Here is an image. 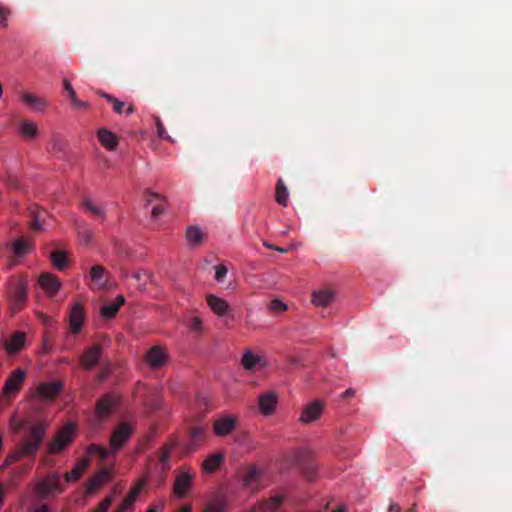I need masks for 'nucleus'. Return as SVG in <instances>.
<instances>
[{"label": "nucleus", "instance_id": "1", "mask_svg": "<svg viewBox=\"0 0 512 512\" xmlns=\"http://www.w3.org/2000/svg\"><path fill=\"white\" fill-rule=\"evenodd\" d=\"M28 299V276L23 274L18 278H11L8 282L7 300L12 314L22 310Z\"/></svg>", "mask_w": 512, "mask_h": 512}, {"label": "nucleus", "instance_id": "2", "mask_svg": "<svg viewBox=\"0 0 512 512\" xmlns=\"http://www.w3.org/2000/svg\"><path fill=\"white\" fill-rule=\"evenodd\" d=\"M77 430V425L72 421H68L62 425L56 431L53 439L47 444V454L57 455L63 452L73 442Z\"/></svg>", "mask_w": 512, "mask_h": 512}, {"label": "nucleus", "instance_id": "3", "mask_svg": "<svg viewBox=\"0 0 512 512\" xmlns=\"http://www.w3.org/2000/svg\"><path fill=\"white\" fill-rule=\"evenodd\" d=\"M46 433L47 424L44 421H38L29 426L24 439L19 444L22 451L29 455V458L33 459L36 456Z\"/></svg>", "mask_w": 512, "mask_h": 512}, {"label": "nucleus", "instance_id": "4", "mask_svg": "<svg viewBox=\"0 0 512 512\" xmlns=\"http://www.w3.org/2000/svg\"><path fill=\"white\" fill-rule=\"evenodd\" d=\"M64 491L65 486L58 472L45 475L34 486L35 494L41 499H46L56 494H62Z\"/></svg>", "mask_w": 512, "mask_h": 512}, {"label": "nucleus", "instance_id": "5", "mask_svg": "<svg viewBox=\"0 0 512 512\" xmlns=\"http://www.w3.org/2000/svg\"><path fill=\"white\" fill-rule=\"evenodd\" d=\"M26 375V371L22 368L12 371L4 382L1 392L2 398L10 399L16 397L23 387Z\"/></svg>", "mask_w": 512, "mask_h": 512}, {"label": "nucleus", "instance_id": "6", "mask_svg": "<svg viewBox=\"0 0 512 512\" xmlns=\"http://www.w3.org/2000/svg\"><path fill=\"white\" fill-rule=\"evenodd\" d=\"M121 397L115 392L101 395L95 404V414L100 419H106L119 404Z\"/></svg>", "mask_w": 512, "mask_h": 512}, {"label": "nucleus", "instance_id": "7", "mask_svg": "<svg viewBox=\"0 0 512 512\" xmlns=\"http://www.w3.org/2000/svg\"><path fill=\"white\" fill-rule=\"evenodd\" d=\"M143 360L150 369L158 370L167 364L169 353L166 347L154 345L144 354Z\"/></svg>", "mask_w": 512, "mask_h": 512}, {"label": "nucleus", "instance_id": "8", "mask_svg": "<svg viewBox=\"0 0 512 512\" xmlns=\"http://www.w3.org/2000/svg\"><path fill=\"white\" fill-rule=\"evenodd\" d=\"M133 434V426L128 422L119 423L111 433L110 446L113 451H118L129 441Z\"/></svg>", "mask_w": 512, "mask_h": 512}, {"label": "nucleus", "instance_id": "9", "mask_svg": "<svg viewBox=\"0 0 512 512\" xmlns=\"http://www.w3.org/2000/svg\"><path fill=\"white\" fill-rule=\"evenodd\" d=\"M102 355V344L94 343L84 350L79 357V364L84 370L91 371L100 363Z\"/></svg>", "mask_w": 512, "mask_h": 512}, {"label": "nucleus", "instance_id": "10", "mask_svg": "<svg viewBox=\"0 0 512 512\" xmlns=\"http://www.w3.org/2000/svg\"><path fill=\"white\" fill-rule=\"evenodd\" d=\"M86 318L84 305L80 302L73 303L68 316L70 333L78 335L83 329Z\"/></svg>", "mask_w": 512, "mask_h": 512}, {"label": "nucleus", "instance_id": "11", "mask_svg": "<svg viewBox=\"0 0 512 512\" xmlns=\"http://www.w3.org/2000/svg\"><path fill=\"white\" fill-rule=\"evenodd\" d=\"M193 485V475L187 469H182L175 477L173 493L177 498L186 497Z\"/></svg>", "mask_w": 512, "mask_h": 512}, {"label": "nucleus", "instance_id": "12", "mask_svg": "<svg viewBox=\"0 0 512 512\" xmlns=\"http://www.w3.org/2000/svg\"><path fill=\"white\" fill-rule=\"evenodd\" d=\"M38 283L47 297H53L58 294L62 286L60 279L50 272L40 274Z\"/></svg>", "mask_w": 512, "mask_h": 512}, {"label": "nucleus", "instance_id": "13", "mask_svg": "<svg viewBox=\"0 0 512 512\" xmlns=\"http://www.w3.org/2000/svg\"><path fill=\"white\" fill-rule=\"evenodd\" d=\"M63 390L61 381L42 382L36 388L37 397L45 400H54Z\"/></svg>", "mask_w": 512, "mask_h": 512}, {"label": "nucleus", "instance_id": "14", "mask_svg": "<svg viewBox=\"0 0 512 512\" xmlns=\"http://www.w3.org/2000/svg\"><path fill=\"white\" fill-rule=\"evenodd\" d=\"M324 403L320 400H315L306 405L299 417V421L303 424H310L318 420L323 413Z\"/></svg>", "mask_w": 512, "mask_h": 512}, {"label": "nucleus", "instance_id": "15", "mask_svg": "<svg viewBox=\"0 0 512 512\" xmlns=\"http://www.w3.org/2000/svg\"><path fill=\"white\" fill-rule=\"evenodd\" d=\"M237 420L234 416L226 415L215 420L213 431L218 437H225L231 434L236 428Z\"/></svg>", "mask_w": 512, "mask_h": 512}, {"label": "nucleus", "instance_id": "16", "mask_svg": "<svg viewBox=\"0 0 512 512\" xmlns=\"http://www.w3.org/2000/svg\"><path fill=\"white\" fill-rule=\"evenodd\" d=\"M206 302L212 312L219 318L227 316L230 312V306L228 302L214 294L206 295Z\"/></svg>", "mask_w": 512, "mask_h": 512}, {"label": "nucleus", "instance_id": "17", "mask_svg": "<svg viewBox=\"0 0 512 512\" xmlns=\"http://www.w3.org/2000/svg\"><path fill=\"white\" fill-rule=\"evenodd\" d=\"M277 396L273 392L261 394L258 400L259 411L262 415H272L276 410Z\"/></svg>", "mask_w": 512, "mask_h": 512}, {"label": "nucleus", "instance_id": "18", "mask_svg": "<svg viewBox=\"0 0 512 512\" xmlns=\"http://www.w3.org/2000/svg\"><path fill=\"white\" fill-rule=\"evenodd\" d=\"M144 481H139L122 500L119 507L114 512H127L129 509L133 510L134 503L136 502L139 494L143 488Z\"/></svg>", "mask_w": 512, "mask_h": 512}, {"label": "nucleus", "instance_id": "19", "mask_svg": "<svg viewBox=\"0 0 512 512\" xmlns=\"http://www.w3.org/2000/svg\"><path fill=\"white\" fill-rule=\"evenodd\" d=\"M107 269L102 265H93L90 268V279L95 284L97 289L104 290L108 288V282H107V276H108Z\"/></svg>", "mask_w": 512, "mask_h": 512}, {"label": "nucleus", "instance_id": "20", "mask_svg": "<svg viewBox=\"0 0 512 512\" xmlns=\"http://www.w3.org/2000/svg\"><path fill=\"white\" fill-rule=\"evenodd\" d=\"M336 298V294L331 289H320L317 291H313L311 295V302L317 307L326 308L328 307Z\"/></svg>", "mask_w": 512, "mask_h": 512}, {"label": "nucleus", "instance_id": "21", "mask_svg": "<svg viewBox=\"0 0 512 512\" xmlns=\"http://www.w3.org/2000/svg\"><path fill=\"white\" fill-rule=\"evenodd\" d=\"M90 465V458L84 457L80 459L76 465L72 468L71 471L66 472L64 475V480L67 483H75L77 482L83 473L88 469Z\"/></svg>", "mask_w": 512, "mask_h": 512}, {"label": "nucleus", "instance_id": "22", "mask_svg": "<svg viewBox=\"0 0 512 512\" xmlns=\"http://www.w3.org/2000/svg\"><path fill=\"white\" fill-rule=\"evenodd\" d=\"M110 477V471L107 468L99 470L95 475L89 478L85 484L86 494H92Z\"/></svg>", "mask_w": 512, "mask_h": 512}, {"label": "nucleus", "instance_id": "23", "mask_svg": "<svg viewBox=\"0 0 512 512\" xmlns=\"http://www.w3.org/2000/svg\"><path fill=\"white\" fill-rule=\"evenodd\" d=\"M97 138L100 144L109 151H114L119 143L117 135L106 128L97 131Z\"/></svg>", "mask_w": 512, "mask_h": 512}, {"label": "nucleus", "instance_id": "24", "mask_svg": "<svg viewBox=\"0 0 512 512\" xmlns=\"http://www.w3.org/2000/svg\"><path fill=\"white\" fill-rule=\"evenodd\" d=\"M26 343V334L21 331L15 332L5 343L4 347L8 354L19 353Z\"/></svg>", "mask_w": 512, "mask_h": 512}, {"label": "nucleus", "instance_id": "25", "mask_svg": "<svg viewBox=\"0 0 512 512\" xmlns=\"http://www.w3.org/2000/svg\"><path fill=\"white\" fill-rule=\"evenodd\" d=\"M228 499L223 493L217 494L212 497L205 505L203 512H227Z\"/></svg>", "mask_w": 512, "mask_h": 512}, {"label": "nucleus", "instance_id": "26", "mask_svg": "<svg viewBox=\"0 0 512 512\" xmlns=\"http://www.w3.org/2000/svg\"><path fill=\"white\" fill-rule=\"evenodd\" d=\"M224 459L225 454L223 452H216L207 456L202 463L203 471L208 474L214 473L224 462Z\"/></svg>", "mask_w": 512, "mask_h": 512}, {"label": "nucleus", "instance_id": "27", "mask_svg": "<svg viewBox=\"0 0 512 512\" xmlns=\"http://www.w3.org/2000/svg\"><path fill=\"white\" fill-rule=\"evenodd\" d=\"M241 364L246 370H253L257 365H260L261 368L267 366L266 361H264L259 355L255 354L251 350H247L241 359Z\"/></svg>", "mask_w": 512, "mask_h": 512}, {"label": "nucleus", "instance_id": "28", "mask_svg": "<svg viewBox=\"0 0 512 512\" xmlns=\"http://www.w3.org/2000/svg\"><path fill=\"white\" fill-rule=\"evenodd\" d=\"M125 304L123 295H117L114 301L101 307V314L106 319H112L116 316L121 306Z\"/></svg>", "mask_w": 512, "mask_h": 512}, {"label": "nucleus", "instance_id": "29", "mask_svg": "<svg viewBox=\"0 0 512 512\" xmlns=\"http://www.w3.org/2000/svg\"><path fill=\"white\" fill-rule=\"evenodd\" d=\"M185 238L190 246L196 247L203 242L205 238V233L199 226L193 225L187 227L185 232Z\"/></svg>", "mask_w": 512, "mask_h": 512}, {"label": "nucleus", "instance_id": "30", "mask_svg": "<svg viewBox=\"0 0 512 512\" xmlns=\"http://www.w3.org/2000/svg\"><path fill=\"white\" fill-rule=\"evenodd\" d=\"M21 101L35 111H43L46 107V101L32 93H22Z\"/></svg>", "mask_w": 512, "mask_h": 512}, {"label": "nucleus", "instance_id": "31", "mask_svg": "<svg viewBox=\"0 0 512 512\" xmlns=\"http://www.w3.org/2000/svg\"><path fill=\"white\" fill-rule=\"evenodd\" d=\"M49 259L56 270L63 271L68 265V254L65 250H54Z\"/></svg>", "mask_w": 512, "mask_h": 512}, {"label": "nucleus", "instance_id": "32", "mask_svg": "<svg viewBox=\"0 0 512 512\" xmlns=\"http://www.w3.org/2000/svg\"><path fill=\"white\" fill-rule=\"evenodd\" d=\"M288 197V189L284 181L281 178H279L277 180L275 188V200L279 205L286 207L288 205Z\"/></svg>", "mask_w": 512, "mask_h": 512}, {"label": "nucleus", "instance_id": "33", "mask_svg": "<svg viewBox=\"0 0 512 512\" xmlns=\"http://www.w3.org/2000/svg\"><path fill=\"white\" fill-rule=\"evenodd\" d=\"M174 446L172 444H169V443H165L161 446L159 452H160V456H159V463L161 464V469L166 472L168 470H170L171 468V465H170V456H171V452L173 450Z\"/></svg>", "mask_w": 512, "mask_h": 512}, {"label": "nucleus", "instance_id": "34", "mask_svg": "<svg viewBox=\"0 0 512 512\" xmlns=\"http://www.w3.org/2000/svg\"><path fill=\"white\" fill-rule=\"evenodd\" d=\"M284 497L282 495H274L269 499H264L259 502V508L265 512L267 511H277L282 502Z\"/></svg>", "mask_w": 512, "mask_h": 512}, {"label": "nucleus", "instance_id": "35", "mask_svg": "<svg viewBox=\"0 0 512 512\" xmlns=\"http://www.w3.org/2000/svg\"><path fill=\"white\" fill-rule=\"evenodd\" d=\"M19 132L25 138H35L38 134V126L33 121L25 120L20 124Z\"/></svg>", "mask_w": 512, "mask_h": 512}, {"label": "nucleus", "instance_id": "36", "mask_svg": "<svg viewBox=\"0 0 512 512\" xmlns=\"http://www.w3.org/2000/svg\"><path fill=\"white\" fill-rule=\"evenodd\" d=\"M33 246L24 239H16L12 244V250L16 257H23L27 255Z\"/></svg>", "mask_w": 512, "mask_h": 512}, {"label": "nucleus", "instance_id": "37", "mask_svg": "<svg viewBox=\"0 0 512 512\" xmlns=\"http://www.w3.org/2000/svg\"><path fill=\"white\" fill-rule=\"evenodd\" d=\"M260 475L259 469L255 465H251L241 478L242 485L246 488L251 487Z\"/></svg>", "mask_w": 512, "mask_h": 512}, {"label": "nucleus", "instance_id": "38", "mask_svg": "<svg viewBox=\"0 0 512 512\" xmlns=\"http://www.w3.org/2000/svg\"><path fill=\"white\" fill-rule=\"evenodd\" d=\"M63 85H64V89L67 91V93L69 95V98H70L73 106H75L77 108H83V109L89 107V104L87 102L81 101L77 98L74 88L72 87L71 83L67 79H64Z\"/></svg>", "mask_w": 512, "mask_h": 512}, {"label": "nucleus", "instance_id": "39", "mask_svg": "<svg viewBox=\"0 0 512 512\" xmlns=\"http://www.w3.org/2000/svg\"><path fill=\"white\" fill-rule=\"evenodd\" d=\"M22 458H29V455L22 451V447L19 445L17 449L11 453H9L3 461L2 468H5Z\"/></svg>", "mask_w": 512, "mask_h": 512}, {"label": "nucleus", "instance_id": "40", "mask_svg": "<svg viewBox=\"0 0 512 512\" xmlns=\"http://www.w3.org/2000/svg\"><path fill=\"white\" fill-rule=\"evenodd\" d=\"M98 94L106 99L112 106H113V110L115 113L117 114H122L123 111H124V107H125V102L119 100L118 98H116L115 96L111 95V94H108L106 92H98Z\"/></svg>", "mask_w": 512, "mask_h": 512}, {"label": "nucleus", "instance_id": "41", "mask_svg": "<svg viewBox=\"0 0 512 512\" xmlns=\"http://www.w3.org/2000/svg\"><path fill=\"white\" fill-rule=\"evenodd\" d=\"M84 208L89 211L91 214L96 215L102 219L105 218V211L103 208L95 205L91 200L87 199L83 202Z\"/></svg>", "mask_w": 512, "mask_h": 512}, {"label": "nucleus", "instance_id": "42", "mask_svg": "<svg viewBox=\"0 0 512 512\" xmlns=\"http://www.w3.org/2000/svg\"><path fill=\"white\" fill-rule=\"evenodd\" d=\"M5 184L9 190H19L21 188L19 177L16 174L8 173Z\"/></svg>", "mask_w": 512, "mask_h": 512}, {"label": "nucleus", "instance_id": "43", "mask_svg": "<svg viewBox=\"0 0 512 512\" xmlns=\"http://www.w3.org/2000/svg\"><path fill=\"white\" fill-rule=\"evenodd\" d=\"M78 236L84 244H89L93 239V232L85 225L79 226Z\"/></svg>", "mask_w": 512, "mask_h": 512}, {"label": "nucleus", "instance_id": "44", "mask_svg": "<svg viewBox=\"0 0 512 512\" xmlns=\"http://www.w3.org/2000/svg\"><path fill=\"white\" fill-rule=\"evenodd\" d=\"M38 210H39V207L37 205H35L31 208V215L33 216V219L30 223V227L34 231L42 230V224L39 220Z\"/></svg>", "mask_w": 512, "mask_h": 512}, {"label": "nucleus", "instance_id": "45", "mask_svg": "<svg viewBox=\"0 0 512 512\" xmlns=\"http://www.w3.org/2000/svg\"><path fill=\"white\" fill-rule=\"evenodd\" d=\"M270 312L282 313L287 310V305L279 299H273L268 306Z\"/></svg>", "mask_w": 512, "mask_h": 512}, {"label": "nucleus", "instance_id": "46", "mask_svg": "<svg viewBox=\"0 0 512 512\" xmlns=\"http://www.w3.org/2000/svg\"><path fill=\"white\" fill-rule=\"evenodd\" d=\"M113 497H105L92 512H107L112 504Z\"/></svg>", "mask_w": 512, "mask_h": 512}, {"label": "nucleus", "instance_id": "47", "mask_svg": "<svg viewBox=\"0 0 512 512\" xmlns=\"http://www.w3.org/2000/svg\"><path fill=\"white\" fill-rule=\"evenodd\" d=\"M155 125L157 128V134L160 139L170 140V136L166 133L163 123L158 116L154 117Z\"/></svg>", "mask_w": 512, "mask_h": 512}, {"label": "nucleus", "instance_id": "48", "mask_svg": "<svg viewBox=\"0 0 512 512\" xmlns=\"http://www.w3.org/2000/svg\"><path fill=\"white\" fill-rule=\"evenodd\" d=\"M206 429L202 426H195L190 429L189 435L193 441L199 440L205 434Z\"/></svg>", "mask_w": 512, "mask_h": 512}, {"label": "nucleus", "instance_id": "49", "mask_svg": "<svg viewBox=\"0 0 512 512\" xmlns=\"http://www.w3.org/2000/svg\"><path fill=\"white\" fill-rule=\"evenodd\" d=\"M189 328L192 331H195V332H202V330H203V322H202L201 318L199 316H194L191 319V322L189 324Z\"/></svg>", "mask_w": 512, "mask_h": 512}, {"label": "nucleus", "instance_id": "50", "mask_svg": "<svg viewBox=\"0 0 512 512\" xmlns=\"http://www.w3.org/2000/svg\"><path fill=\"white\" fill-rule=\"evenodd\" d=\"M9 9L0 4V26L6 28L8 26Z\"/></svg>", "mask_w": 512, "mask_h": 512}, {"label": "nucleus", "instance_id": "51", "mask_svg": "<svg viewBox=\"0 0 512 512\" xmlns=\"http://www.w3.org/2000/svg\"><path fill=\"white\" fill-rule=\"evenodd\" d=\"M167 210L166 204H160L157 206H154L151 211V216L153 219H158L160 216H162Z\"/></svg>", "mask_w": 512, "mask_h": 512}, {"label": "nucleus", "instance_id": "52", "mask_svg": "<svg viewBox=\"0 0 512 512\" xmlns=\"http://www.w3.org/2000/svg\"><path fill=\"white\" fill-rule=\"evenodd\" d=\"M227 274V267L224 265H218L215 269V280L221 281L222 278Z\"/></svg>", "mask_w": 512, "mask_h": 512}, {"label": "nucleus", "instance_id": "53", "mask_svg": "<svg viewBox=\"0 0 512 512\" xmlns=\"http://www.w3.org/2000/svg\"><path fill=\"white\" fill-rule=\"evenodd\" d=\"M113 449H107L104 446H101L100 451L97 453L101 461H104L110 454L114 453Z\"/></svg>", "mask_w": 512, "mask_h": 512}, {"label": "nucleus", "instance_id": "54", "mask_svg": "<svg viewBox=\"0 0 512 512\" xmlns=\"http://www.w3.org/2000/svg\"><path fill=\"white\" fill-rule=\"evenodd\" d=\"M149 195L152 197L151 199H148L146 201V204L145 205H149L153 200H159L163 203L166 202V198L160 194H157V193H154V192H149Z\"/></svg>", "mask_w": 512, "mask_h": 512}, {"label": "nucleus", "instance_id": "55", "mask_svg": "<svg viewBox=\"0 0 512 512\" xmlns=\"http://www.w3.org/2000/svg\"><path fill=\"white\" fill-rule=\"evenodd\" d=\"M29 512H50V508L47 504L34 505L31 507Z\"/></svg>", "mask_w": 512, "mask_h": 512}, {"label": "nucleus", "instance_id": "56", "mask_svg": "<svg viewBox=\"0 0 512 512\" xmlns=\"http://www.w3.org/2000/svg\"><path fill=\"white\" fill-rule=\"evenodd\" d=\"M164 508V503L163 502H159L157 504H152L148 507V509L146 510V512H162Z\"/></svg>", "mask_w": 512, "mask_h": 512}, {"label": "nucleus", "instance_id": "57", "mask_svg": "<svg viewBox=\"0 0 512 512\" xmlns=\"http://www.w3.org/2000/svg\"><path fill=\"white\" fill-rule=\"evenodd\" d=\"M110 375V369L109 368H104V369H101L98 373H97V379L99 381H104L106 380Z\"/></svg>", "mask_w": 512, "mask_h": 512}, {"label": "nucleus", "instance_id": "58", "mask_svg": "<svg viewBox=\"0 0 512 512\" xmlns=\"http://www.w3.org/2000/svg\"><path fill=\"white\" fill-rule=\"evenodd\" d=\"M101 446L102 445L90 444V445L87 446L86 452L89 455L94 454V453H98L100 451Z\"/></svg>", "mask_w": 512, "mask_h": 512}, {"label": "nucleus", "instance_id": "59", "mask_svg": "<svg viewBox=\"0 0 512 512\" xmlns=\"http://www.w3.org/2000/svg\"><path fill=\"white\" fill-rule=\"evenodd\" d=\"M355 394H356V390H355L354 388L350 387V388L346 389V390H345V391L340 395V397H341L342 399H347V398H350V397L355 396Z\"/></svg>", "mask_w": 512, "mask_h": 512}, {"label": "nucleus", "instance_id": "60", "mask_svg": "<svg viewBox=\"0 0 512 512\" xmlns=\"http://www.w3.org/2000/svg\"><path fill=\"white\" fill-rule=\"evenodd\" d=\"M263 246L268 248V249H271V250H276L280 253H286L288 250L287 249H284V248H281V247H277L269 242H264L263 243Z\"/></svg>", "mask_w": 512, "mask_h": 512}, {"label": "nucleus", "instance_id": "61", "mask_svg": "<svg viewBox=\"0 0 512 512\" xmlns=\"http://www.w3.org/2000/svg\"><path fill=\"white\" fill-rule=\"evenodd\" d=\"M388 512H401V507L398 503L391 502L388 508Z\"/></svg>", "mask_w": 512, "mask_h": 512}, {"label": "nucleus", "instance_id": "62", "mask_svg": "<svg viewBox=\"0 0 512 512\" xmlns=\"http://www.w3.org/2000/svg\"><path fill=\"white\" fill-rule=\"evenodd\" d=\"M4 498H5V490H4L3 485L0 483V508L4 504Z\"/></svg>", "mask_w": 512, "mask_h": 512}, {"label": "nucleus", "instance_id": "63", "mask_svg": "<svg viewBox=\"0 0 512 512\" xmlns=\"http://www.w3.org/2000/svg\"><path fill=\"white\" fill-rule=\"evenodd\" d=\"M176 512H192L191 506L189 504L183 505L179 510Z\"/></svg>", "mask_w": 512, "mask_h": 512}, {"label": "nucleus", "instance_id": "64", "mask_svg": "<svg viewBox=\"0 0 512 512\" xmlns=\"http://www.w3.org/2000/svg\"><path fill=\"white\" fill-rule=\"evenodd\" d=\"M50 348L48 347V344H47V341L44 340L43 341V348H42V353H50Z\"/></svg>", "mask_w": 512, "mask_h": 512}]
</instances>
